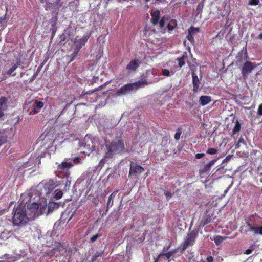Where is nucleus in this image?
<instances>
[{
	"label": "nucleus",
	"instance_id": "1",
	"mask_svg": "<svg viewBox=\"0 0 262 262\" xmlns=\"http://www.w3.org/2000/svg\"><path fill=\"white\" fill-rule=\"evenodd\" d=\"M245 233L247 234L249 232L255 235H262V217L254 213L250 215L245 219Z\"/></svg>",
	"mask_w": 262,
	"mask_h": 262
},
{
	"label": "nucleus",
	"instance_id": "2",
	"mask_svg": "<svg viewBox=\"0 0 262 262\" xmlns=\"http://www.w3.org/2000/svg\"><path fill=\"white\" fill-rule=\"evenodd\" d=\"M107 152L105 154V157L110 158L115 154H122V153L128 152V150L125 148L124 141L121 138H116L112 141L111 143L106 145Z\"/></svg>",
	"mask_w": 262,
	"mask_h": 262
},
{
	"label": "nucleus",
	"instance_id": "3",
	"mask_svg": "<svg viewBox=\"0 0 262 262\" xmlns=\"http://www.w3.org/2000/svg\"><path fill=\"white\" fill-rule=\"evenodd\" d=\"M13 214L12 223L15 226H24L29 221L25 208L20 205L14 207Z\"/></svg>",
	"mask_w": 262,
	"mask_h": 262
},
{
	"label": "nucleus",
	"instance_id": "4",
	"mask_svg": "<svg viewBox=\"0 0 262 262\" xmlns=\"http://www.w3.org/2000/svg\"><path fill=\"white\" fill-rule=\"evenodd\" d=\"M55 188L54 182L50 180L47 183L39 184L37 187L36 191L40 199L46 200L47 198L50 197V194L53 192Z\"/></svg>",
	"mask_w": 262,
	"mask_h": 262
},
{
	"label": "nucleus",
	"instance_id": "5",
	"mask_svg": "<svg viewBox=\"0 0 262 262\" xmlns=\"http://www.w3.org/2000/svg\"><path fill=\"white\" fill-rule=\"evenodd\" d=\"M198 235V231L196 230H193L188 233L187 237L180 246L182 251H184L189 246L193 245Z\"/></svg>",
	"mask_w": 262,
	"mask_h": 262
},
{
	"label": "nucleus",
	"instance_id": "6",
	"mask_svg": "<svg viewBox=\"0 0 262 262\" xmlns=\"http://www.w3.org/2000/svg\"><path fill=\"white\" fill-rule=\"evenodd\" d=\"M144 171V168L142 166L139 165L137 163L131 162L129 166V177L132 176L137 177Z\"/></svg>",
	"mask_w": 262,
	"mask_h": 262
},
{
	"label": "nucleus",
	"instance_id": "7",
	"mask_svg": "<svg viewBox=\"0 0 262 262\" xmlns=\"http://www.w3.org/2000/svg\"><path fill=\"white\" fill-rule=\"evenodd\" d=\"M256 66L250 61H246L242 68L241 72L244 79L248 78V75L255 69Z\"/></svg>",
	"mask_w": 262,
	"mask_h": 262
},
{
	"label": "nucleus",
	"instance_id": "8",
	"mask_svg": "<svg viewBox=\"0 0 262 262\" xmlns=\"http://www.w3.org/2000/svg\"><path fill=\"white\" fill-rule=\"evenodd\" d=\"M177 251L178 249H174L166 253H161L157 257L154 258V262H162L163 259L164 260H167V262H169L170 258L173 254L177 253Z\"/></svg>",
	"mask_w": 262,
	"mask_h": 262
},
{
	"label": "nucleus",
	"instance_id": "9",
	"mask_svg": "<svg viewBox=\"0 0 262 262\" xmlns=\"http://www.w3.org/2000/svg\"><path fill=\"white\" fill-rule=\"evenodd\" d=\"M12 129L0 130V147L11 138Z\"/></svg>",
	"mask_w": 262,
	"mask_h": 262
},
{
	"label": "nucleus",
	"instance_id": "10",
	"mask_svg": "<svg viewBox=\"0 0 262 262\" xmlns=\"http://www.w3.org/2000/svg\"><path fill=\"white\" fill-rule=\"evenodd\" d=\"M134 91L132 83H128L124 85L120 88L117 91V94L119 95L126 94L128 92Z\"/></svg>",
	"mask_w": 262,
	"mask_h": 262
},
{
	"label": "nucleus",
	"instance_id": "11",
	"mask_svg": "<svg viewBox=\"0 0 262 262\" xmlns=\"http://www.w3.org/2000/svg\"><path fill=\"white\" fill-rule=\"evenodd\" d=\"M141 62L139 59H135L130 61L126 66V69L128 70L135 71L140 66Z\"/></svg>",
	"mask_w": 262,
	"mask_h": 262
},
{
	"label": "nucleus",
	"instance_id": "12",
	"mask_svg": "<svg viewBox=\"0 0 262 262\" xmlns=\"http://www.w3.org/2000/svg\"><path fill=\"white\" fill-rule=\"evenodd\" d=\"M89 37L90 35H85L79 39H75L74 42L75 43L76 46V48L80 49L82 48V47L84 46L87 42Z\"/></svg>",
	"mask_w": 262,
	"mask_h": 262
},
{
	"label": "nucleus",
	"instance_id": "13",
	"mask_svg": "<svg viewBox=\"0 0 262 262\" xmlns=\"http://www.w3.org/2000/svg\"><path fill=\"white\" fill-rule=\"evenodd\" d=\"M20 66V61H17L16 63H13L12 67L6 72V75L9 76H15L16 73L14 72Z\"/></svg>",
	"mask_w": 262,
	"mask_h": 262
},
{
	"label": "nucleus",
	"instance_id": "14",
	"mask_svg": "<svg viewBox=\"0 0 262 262\" xmlns=\"http://www.w3.org/2000/svg\"><path fill=\"white\" fill-rule=\"evenodd\" d=\"M192 84H193V91L194 92H197L199 89V85L200 84V82L198 78V76L194 72H192Z\"/></svg>",
	"mask_w": 262,
	"mask_h": 262
},
{
	"label": "nucleus",
	"instance_id": "15",
	"mask_svg": "<svg viewBox=\"0 0 262 262\" xmlns=\"http://www.w3.org/2000/svg\"><path fill=\"white\" fill-rule=\"evenodd\" d=\"M160 11L159 10L152 11L151 12V21L154 25L158 24L160 19Z\"/></svg>",
	"mask_w": 262,
	"mask_h": 262
},
{
	"label": "nucleus",
	"instance_id": "16",
	"mask_svg": "<svg viewBox=\"0 0 262 262\" xmlns=\"http://www.w3.org/2000/svg\"><path fill=\"white\" fill-rule=\"evenodd\" d=\"M40 205L36 202L28 203L27 204V207L29 210H30L32 213L35 214H37Z\"/></svg>",
	"mask_w": 262,
	"mask_h": 262
},
{
	"label": "nucleus",
	"instance_id": "17",
	"mask_svg": "<svg viewBox=\"0 0 262 262\" xmlns=\"http://www.w3.org/2000/svg\"><path fill=\"white\" fill-rule=\"evenodd\" d=\"M134 91L138 90L140 88L144 87L145 85H148V82L146 79H141L136 82L132 83Z\"/></svg>",
	"mask_w": 262,
	"mask_h": 262
},
{
	"label": "nucleus",
	"instance_id": "18",
	"mask_svg": "<svg viewBox=\"0 0 262 262\" xmlns=\"http://www.w3.org/2000/svg\"><path fill=\"white\" fill-rule=\"evenodd\" d=\"M59 207V204L56 202H49L47 206V214L52 213L54 209H58Z\"/></svg>",
	"mask_w": 262,
	"mask_h": 262
},
{
	"label": "nucleus",
	"instance_id": "19",
	"mask_svg": "<svg viewBox=\"0 0 262 262\" xmlns=\"http://www.w3.org/2000/svg\"><path fill=\"white\" fill-rule=\"evenodd\" d=\"M211 101V98L209 96H202L200 97V103L202 106L209 104Z\"/></svg>",
	"mask_w": 262,
	"mask_h": 262
},
{
	"label": "nucleus",
	"instance_id": "20",
	"mask_svg": "<svg viewBox=\"0 0 262 262\" xmlns=\"http://www.w3.org/2000/svg\"><path fill=\"white\" fill-rule=\"evenodd\" d=\"M214 163H215L214 160H212V161H210L208 164H207L204 166V168H203L202 169H201L200 170V172L202 173H204L208 172L210 170L211 167L214 165Z\"/></svg>",
	"mask_w": 262,
	"mask_h": 262
},
{
	"label": "nucleus",
	"instance_id": "21",
	"mask_svg": "<svg viewBox=\"0 0 262 262\" xmlns=\"http://www.w3.org/2000/svg\"><path fill=\"white\" fill-rule=\"evenodd\" d=\"M8 99L5 97L0 98V110L5 111L7 108Z\"/></svg>",
	"mask_w": 262,
	"mask_h": 262
},
{
	"label": "nucleus",
	"instance_id": "22",
	"mask_svg": "<svg viewBox=\"0 0 262 262\" xmlns=\"http://www.w3.org/2000/svg\"><path fill=\"white\" fill-rule=\"evenodd\" d=\"M73 166V165L71 162L63 161L61 162V164L59 165V168L64 171L66 169H69Z\"/></svg>",
	"mask_w": 262,
	"mask_h": 262
},
{
	"label": "nucleus",
	"instance_id": "23",
	"mask_svg": "<svg viewBox=\"0 0 262 262\" xmlns=\"http://www.w3.org/2000/svg\"><path fill=\"white\" fill-rule=\"evenodd\" d=\"M211 219L209 215L205 214L201 221V225L204 226L211 222Z\"/></svg>",
	"mask_w": 262,
	"mask_h": 262
},
{
	"label": "nucleus",
	"instance_id": "24",
	"mask_svg": "<svg viewBox=\"0 0 262 262\" xmlns=\"http://www.w3.org/2000/svg\"><path fill=\"white\" fill-rule=\"evenodd\" d=\"M177 26V23L175 19H171L167 24V29L168 31L173 30Z\"/></svg>",
	"mask_w": 262,
	"mask_h": 262
},
{
	"label": "nucleus",
	"instance_id": "25",
	"mask_svg": "<svg viewBox=\"0 0 262 262\" xmlns=\"http://www.w3.org/2000/svg\"><path fill=\"white\" fill-rule=\"evenodd\" d=\"M227 237H223L220 235H216L214 237V243L216 245L221 244Z\"/></svg>",
	"mask_w": 262,
	"mask_h": 262
},
{
	"label": "nucleus",
	"instance_id": "26",
	"mask_svg": "<svg viewBox=\"0 0 262 262\" xmlns=\"http://www.w3.org/2000/svg\"><path fill=\"white\" fill-rule=\"evenodd\" d=\"M117 192V191L114 192L109 196L106 205V207L107 208H109L110 207H111L113 205L114 202L113 200Z\"/></svg>",
	"mask_w": 262,
	"mask_h": 262
},
{
	"label": "nucleus",
	"instance_id": "27",
	"mask_svg": "<svg viewBox=\"0 0 262 262\" xmlns=\"http://www.w3.org/2000/svg\"><path fill=\"white\" fill-rule=\"evenodd\" d=\"M104 253V250L99 252L97 251L92 257V262H95L98 259V257L102 256Z\"/></svg>",
	"mask_w": 262,
	"mask_h": 262
},
{
	"label": "nucleus",
	"instance_id": "28",
	"mask_svg": "<svg viewBox=\"0 0 262 262\" xmlns=\"http://www.w3.org/2000/svg\"><path fill=\"white\" fill-rule=\"evenodd\" d=\"M187 58L186 55H183L181 57L178 58L179 67L181 68L184 66L185 63V60Z\"/></svg>",
	"mask_w": 262,
	"mask_h": 262
},
{
	"label": "nucleus",
	"instance_id": "29",
	"mask_svg": "<svg viewBox=\"0 0 262 262\" xmlns=\"http://www.w3.org/2000/svg\"><path fill=\"white\" fill-rule=\"evenodd\" d=\"M241 124L238 120H236L235 126L232 130V134H235L240 131Z\"/></svg>",
	"mask_w": 262,
	"mask_h": 262
},
{
	"label": "nucleus",
	"instance_id": "30",
	"mask_svg": "<svg viewBox=\"0 0 262 262\" xmlns=\"http://www.w3.org/2000/svg\"><path fill=\"white\" fill-rule=\"evenodd\" d=\"M200 31L199 28H194L193 27H191L188 29V33L191 35H194L196 33H198Z\"/></svg>",
	"mask_w": 262,
	"mask_h": 262
},
{
	"label": "nucleus",
	"instance_id": "31",
	"mask_svg": "<svg viewBox=\"0 0 262 262\" xmlns=\"http://www.w3.org/2000/svg\"><path fill=\"white\" fill-rule=\"evenodd\" d=\"M166 20H168V17L166 16H163L160 20L159 19L158 24H159L160 28L162 29L164 27Z\"/></svg>",
	"mask_w": 262,
	"mask_h": 262
},
{
	"label": "nucleus",
	"instance_id": "32",
	"mask_svg": "<svg viewBox=\"0 0 262 262\" xmlns=\"http://www.w3.org/2000/svg\"><path fill=\"white\" fill-rule=\"evenodd\" d=\"M54 198L56 200H59L62 197L63 192L61 190H56Z\"/></svg>",
	"mask_w": 262,
	"mask_h": 262
},
{
	"label": "nucleus",
	"instance_id": "33",
	"mask_svg": "<svg viewBox=\"0 0 262 262\" xmlns=\"http://www.w3.org/2000/svg\"><path fill=\"white\" fill-rule=\"evenodd\" d=\"M47 209V205L46 204L45 205L42 206V207H40V209L38 210V211L37 212L38 215H42L43 213L46 212V210Z\"/></svg>",
	"mask_w": 262,
	"mask_h": 262
},
{
	"label": "nucleus",
	"instance_id": "34",
	"mask_svg": "<svg viewBox=\"0 0 262 262\" xmlns=\"http://www.w3.org/2000/svg\"><path fill=\"white\" fill-rule=\"evenodd\" d=\"M79 50H80V49H79L78 48H76L74 52L71 55V58L70 61H72L75 59V58L77 56V55L79 52Z\"/></svg>",
	"mask_w": 262,
	"mask_h": 262
},
{
	"label": "nucleus",
	"instance_id": "35",
	"mask_svg": "<svg viewBox=\"0 0 262 262\" xmlns=\"http://www.w3.org/2000/svg\"><path fill=\"white\" fill-rule=\"evenodd\" d=\"M6 19V16H3L0 17V31L3 30L5 28V25L3 21Z\"/></svg>",
	"mask_w": 262,
	"mask_h": 262
},
{
	"label": "nucleus",
	"instance_id": "36",
	"mask_svg": "<svg viewBox=\"0 0 262 262\" xmlns=\"http://www.w3.org/2000/svg\"><path fill=\"white\" fill-rule=\"evenodd\" d=\"M182 134V130L180 128H179L174 135V139L176 140H179L180 139V136Z\"/></svg>",
	"mask_w": 262,
	"mask_h": 262
},
{
	"label": "nucleus",
	"instance_id": "37",
	"mask_svg": "<svg viewBox=\"0 0 262 262\" xmlns=\"http://www.w3.org/2000/svg\"><path fill=\"white\" fill-rule=\"evenodd\" d=\"M206 152L210 155H215L217 154V151L215 148H210L207 149Z\"/></svg>",
	"mask_w": 262,
	"mask_h": 262
},
{
	"label": "nucleus",
	"instance_id": "38",
	"mask_svg": "<svg viewBox=\"0 0 262 262\" xmlns=\"http://www.w3.org/2000/svg\"><path fill=\"white\" fill-rule=\"evenodd\" d=\"M259 0H249L248 4L251 6H256L259 4Z\"/></svg>",
	"mask_w": 262,
	"mask_h": 262
},
{
	"label": "nucleus",
	"instance_id": "39",
	"mask_svg": "<svg viewBox=\"0 0 262 262\" xmlns=\"http://www.w3.org/2000/svg\"><path fill=\"white\" fill-rule=\"evenodd\" d=\"M106 83L102 84L101 85H100V86L95 88L93 90H92L91 92V93H93L96 91H99L101 90L103 88H104L106 86Z\"/></svg>",
	"mask_w": 262,
	"mask_h": 262
},
{
	"label": "nucleus",
	"instance_id": "40",
	"mask_svg": "<svg viewBox=\"0 0 262 262\" xmlns=\"http://www.w3.org/2000/svg\"><path fill=\"white\" fill-rule=\"evenodd\" d=\"M73 162L75 164H78L81 163V159L80 157H75L72 159Z\"/></svg>",
	"mask_w": 262,
	"mask_h": 262
},
{
	"label": "nucleus",
	"instance_id": "41",
	"mask_svg": "<svg viewBox=\"0 0 262 262\" xmlns=\"http://www.w3.org/2000/svg\"><path fill=\"white\" fill-rule=\"evenodd\" d=\"M38 110L41 108L43 106V103L42 101L36 102L34 105Z\"/></svg>",
	"mask_w": 262,
	"mask_h": 262
},
{
	"label": "nucleus",
	"instance_id": "42",
	"mask_svg": "<svg viewBox=\"0 0 262 262\" xmlns=\"http://www.w3.org/2000/svg\"><path fill=\"white\" fill-rule=\"evenodd\" d=\"M193 36V35H191L188 33V34L187 36V39L192 43L194 42V39Z\"/></svg>",
	"mask_w": 262,
	"mask_h": 262
},
{
	"label": "nucleus",
	"instance_id": "43",
	"mask_svg": "<svg viewBox=\"0 0 262 262\" xmlns=\"http://www.w3.org/2000/svg\"><path fill=\"white\" fill-rule=\"evenodd\" d=\"M162 73L163 75L166 76H169L170 75V72L168 69H163L162 71Z\"/></svg>",
	"mask_w": 262,
	"mask_h": 262
},
{
	"label": "nucleus",
	"instance_id": "44",
	"mask_svg": "<svg viewBox=\"0 0 262 262\" xmlns=\"http://www.w3.org/2000/svg\"><path fill=\"white\" fill-rule=\"evenodd\" d=\"M100 235L99 234H96L95 235H94V236H93L91 239H90V241L91 242H95L99 237H100Z\"/></svg>",
	"mask_w": 262,
	"mask_h": 262
},
{
	"label": "nucleus",
	"instance_id": "45",
	"mask_svg": "<svg viewBox=\"0 0 262 262\" xmlns=\"http://www.w3.org/2000/svg\"><path fill=\"white\" fill-rule=\"evenodd\" d=\"M164 194L166 197L167 200H169L172 196V194L168 191H165Z\"/></svg>",
	"mask_w": 262,
	"mask_h": 262
},
{
	"label": "nucleus",
	"instance_id": "46",
	"mask_svg": "<svg viewBox=\"0 0 262 262\" xmlns=\"http://www.w3.org/2000/svg\"><path fill=\"white\" fill-rule=\"evenodd\" d=\"M37 108H36V107L35 106V105L33 106L31 111L30 112V114H36L37 113H38V111H37Z\"/></svg>",
	"mask_w": 262,
	"mask_h": 262
},
{
	"label": "nucleus",
	"instance_id": "47",
	"mask_svg": "<svg viewBox=\"0 0 262 262\" xmlns=\"http://www.w3.org/2000/svg\"><path fill=\"white\" fill-rule=\"evenodd\" d=\"M98 80H99L98 77H96V76L93 77L91 80V84L92 85H93L95 83L97 82Z\"/></svg>",
	"mask_w": 262,
	"mask_h": 262
},
{
	"label": "nucleus",
	"instance_id": "48",
	"mask_svg": "<svg viewBox=\"0 0 262 262\" xmlns=\"http://www.w3.org/2000/svg\"><path fill=\"white\" fill-rule=\"evenodd\" d=\"M205 156V154H203V153H201V154H195V158L196 159H200V158H202L203 157H204Z\"/></svg>",
	"mask_w": 262,
	"mask_h": 262
},
{
	"label": "nucleus",
	"instance_id": "49",
	"mask_svg": "<svg viewBox=\"0 0 262 262\" xmlns=\"http://www.w3.org/2000/svg\"><path fill=\"white\" fill-rule=\"evenodd\" d=\"M257 114L259 116L262 115V104H260L258 107V111H257Z\"/></svg>",
	"mask_w": 262,
	"mask_h": 262
},
{
	"label": "nucleus",
	"instance_id": "50",
	"mask_svg": "<svg viewBox=\"0 0 262 262\" xmlns=\"http://www.w3.org/2000/svg\"><path fill=\"white\" fill-rule=\"evenodd\" d=\"M170 247H171V243H170L167 246H164L163 248V252H165V251H167L170 248Z\"/></svg>",
	"mask_w": 262,
	"mask_h": 262
},
{
	"label": "nucleus",
	"instance_id": "51",
	"mask_svg": "<svg viewBox=\"0 0 262 262\" xmlns=\"http://www.w3.org/2000/svg\"><path fill=\"white\" fill-rule=\"evenodd\" d=\"M253 251V249H248L247 250H246V251L245 252V254H247V255H248V254H251Z\"/></svg>",
	"mask_w": 262,
	"mask_h": 262
},
{
	"label": "nucleus",
	"instance_id": "52",
	"mask_svg": "<svg viewBox=\"0 0 262 262\" xmlns=\"http://www.w3.org/2000/svg\"><path fill=\"white\" fill-rule=\"evenodd\" d=\"M213 257L211 256H208L207 258V262H213Z\"/></svg>",
	"mask_w": 262,
	"mask_h": 262
},
{
	"label": "nucleus",
	"instance_id": "53",
	"mask_svg": "<svg viewBox=\"0 0 262 262\" xmlns=\"http://www.w3.org/2000/svg\"><path fill=\"white\" fill-rule=\"evenodd\" d=\"M244 139L242 136H241L239 139L238 140V143H239L240 144L241 143H244Z\"/></svg>",
	"mask_w": 262,
	"mask_h": 262
},
{
	"label": "nucleus",
	"instance_id": "54",
	"mask_svg": "<svg viewBox=\"0 0 262 262\" xmlns=\"http://www.w3.org/2000/svg\"><path fill=\"white\" fill-rule=\"evenodd\" d=\"M8 76H9L8 75H6V73L4 74V75L3 76V77H2V80H6V79L8 78Z\"/></svg>",
	"mask_w": 262,
	"mask_h": 262
},
{
	"label": "nucleus",
	"instance_id": "55",
	"mask_svg": "<svg viewBox=\"0 0 262 262\" xmlns=\"http://www.w3.org/2000/svg\"><path fill=\"white\" fill-rule=\"evenodd\" d=\"M4 111L0 110V118H2L4 116Z\"/></svg>",
	"mask_w": 262,
	"mask_h": 262
},
{
	"label": "nucleus",
	"instance_id": "56",
	"mask_svg": "<svg viewBox=\"0 0 262 262\" xmlns=\"http://www.w3.org/2000/svg\"><path fill=\"white\" fill-rule=\"evenodd\" d=\"M239 147H240V144L237 142V144H236L235 145V149H238V148H239Z\"/></svg>",
	"mask_w": 262,
	"mask_h": 262
},
{
	"label": "nucleus",
	"instance_id": "57",
	"mask_svg": "<svg viewBox=\"0 0 262 262\" xmlns=\"http://www.w3.org/2000/svg\"><path fill=\"white\" fill-rule=\"evenodd\" d=\"M92 91H87L86 92H85L84 94V95H90L92 93H91Z\"/></svg>",
	"mask_w": 262,
	"mask_h": 262
},
{
	"label": "nucleus",
	"instance_id": "58",
	"mask_svg": "<svg viewBox=\"0 0 262 262\" xmlns=\"http://www.w3.org/2000/svg\"><path fill=\"white\" fill-rule=\"evenodd\" d=\"M258 38L260 39H262V34H260L258 36Z\"/></svg>",
	"mask_w": 262,
	"mask_h": 262
},
{
	"label": "nucleus",
	"instance_id": "59",
	"mask_svg": "<svg viewBox=\"0 0 262 262\" xmlns=\"http://www.w3.org/2000/svg\"><path fill=\"white\" fill-rule=\"evenodd\" d=\"M105 161L104 159H101L100 161V163H104Z\"/></svg>",
	"mask_w": 262,
	"mask_h": 262
},
{
	"label": "nucleus",
	"instance_id": "60",
	"mask_svg": "<svg viewBox=\"0 0 262 262\" xmlns=\"http://www.w3.org/2000/svg\"><path fill=\"white\" fill-rule=\"evenodd\" d=\"M45 138H47V140H48L49 139V136L48 135H45V138L43 139V140L45 139Z\"/></svg>",
	"mask_w": 262,
	"mask_h": 262
},
{
	"label": "nucleus",
	"instance_id": "61",
	"mask_svg": "<svg viewBox=\"0 0 262 262\" xmlns=\"http://www.w3.org/2000/svg\"><path fill=\"white\" fill-rule=\"evenodd\" d=\"M59 262H67L65 260H62L60 261Z\"/></svg>",
	"mask_w": 262,
	"mask_h": 262
},
{
	"label": "nucleus",
	"instance_id": "62",
	"mask_svg": "<svg viewBox=\"0 0 262 262\" xmlns=\"http://www.w3.org/2000/svg\"><path fill=\"white\" fill-rule=\"evenodd\" d=\"M146 3L148 2L150 0H144Z\"/></svg>",
	"mask_w": 262,
	"mask_h": 262
},
{
	"label": "nucleus",
	"instance_id": "63",
	"mask_svg": "<svg viewBox=\"0 0 262 262\" xmlns=\"http://www.w3.org/2000/svg\"><path fill=\"white\" fill-rule=\"evenodd\" d=\"M55 141V140L52 141V143H53Z\"/></svg>",
	"mask_w": 262,
	"mask_h": 262
},
{
	"label": "nucleus",
	"instance_id": "64",
	"mask_svg": "<svg viewBox=\"0 0 262 262\" xmlns=\"http://www.w3.org/2000/svg\"><path fill=\"white\" fill-rule=\"evenodd\" d=\"M92 148H93V150L94 149V147L93 146H92Z\"/></svg>",
	"mask_w": 262,
	"mask_h": 262
}]
</instances>
